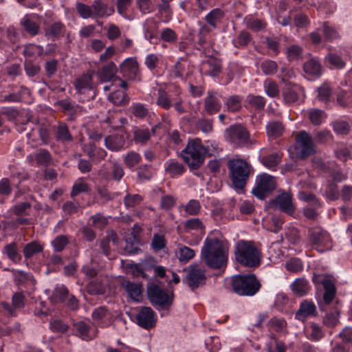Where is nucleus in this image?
<instances>
[{"mask_svg": "<svg viewBox=\"0 0 352 352\" xmlns=\"http://www.w3.org/2000/svg\"><path fill=\"white\" fill-rule=\"evenodd\" d=\"M201 256L209 268L219 270L227 266L228 254L225 252L221 241L217 238L207 237L205 239Z\"/></svg>", "mask_w": 352, "mask_h": 352, "instance_id": "1", "label": "nucleus"}, {"mask_svg": "<svg viewBox=\"0 0 352 352\" xmlns=\"http://www.w3.org/2000/svg\"><path fill=\"white\" fill-rule=\"evenodd\" d=\"M236 261L241 266L254 269L261 263L262 254L252 241L240 240L234 247Z\"/></svg>", "mask_w": 352, "mask_h": 352, "instance_id": "2", "label": "nucleus"}, {"mask_svg": "<svg viewBox=\"0 0 352 352\" xmlns=\"http://www.w3.org/2000/svg\"><path fill=\"white\" fill-rule=\"evenodd\" d=\"M227 166L233 188L236 190H243L251 173L250 164L243 159L232 158L228 160Z\"/></svg>", "mask_w": 352, "mask_h": 352, "instance_id": "3", "label": "nucleus"}, {"mask_svg": "<svg viewBox=\"0 0 352 352\" xmlns=\"http://www.w3.org/2000/svg\"><path fill=\"white\" fill-rule=\"evenodd\" d=\"M231 285L233 292L242 296H253L261 287L254 274L234 275L231 278Z\"/></svg>", "mask_w": 352, "mask_h": 352, "instance_id": "4", "label": "nucleus"}, {"mask_svg": "<svg viewBox=\"0 0 352 352\" xmlns=\"http://www.w3.org/2000/svg\"><path fill=\"white\" fill-rule=\"evenodd\" d=\"M207 151L199 139L190 140L181 155L190 170H197L203 164Z\"/></svg>", "mask_w": 352, "mask_h": 352, "instance_id": "5", "label": "nucleus"}, {"mask_svg": "<svg viewBox=\"0 0 352 352\" xmlns=\"http://www.w3.org/2000/svg\"><path fill=\"white\" fill-rule=\"evenodd\" d=\"M226 140L234 148L250 147L255 141L250 138V133L241 124L230 125L225 131Z\"/></svg>", "mask_w": 352, "mask_h": 352, "instance_id": "6", "label": "nucleus"}, {"mask_svg": "<svg viewBox=\"0 0 352 352\" xmlns=\"http://www.w3.org/2000/svg\"><path fill=\"white\" fill-rule=\"evenodd\" d=\"M146 293L151 305L158 310L168 309L173 305L174 294L169 295L155 283L147 286Z\"/></svg>", "mask_w": 352, "mask_h": 352, "instance_id": "7", "label": "nucleus"}, {"mask_svg": "<svg viewBox=\"0 0 352 352\" xmlns=\"http://www.w3.org/2000/svg\"><path fill=\"white\" fill-rule=\"evenodd\" d=\"M296 157L305 160L316 153L311 135L305 131H300L296 136L294 145Z\"/></svg>", "mask_w": 352, "mask_h": 352, "instance_id": "8", "label": "nucleus"}, {"mask_svg": "<svg viewBox=\"0 0 352 352\" xmlns=\"http://www.w3.org/2000/svg\"><path fill=\"white\" fill-rule=\"evenodd\" d=\"M184 271L186 272V275L182 281L189 287L191 291L194 292L206 284V271L201 269L198 264L192 263L184 268Z\"/></svg>", "mask_w": 352, "mask_h": 352, "instance_id": "9", "label": "nucleus"}, {"mask_svg": "<svg viewBox=\"0 0 352 352\" xmlns=\"http://www.w3.org/2000/svg\"><path fill=\"white\" fill-rule=\"evenodd\" d=\"M275 178L267 173L256 176V184L252 190V193L256 198L263 200L271 194L276 188Z\"/></svg>", "mask_w": 352, "mask_h": 352, "instance_id": "10", "label": "nucleus"}, {"mask_svg": "<svg viewBox=\"0 0 352 352\" xmlns=\"http://www.w3.org/2000/svg\"><path fill=\"white\" fill-rule=\"evenodd\" d=\"M269 204L272 208L278 209L289 216H293L296 210L291 191L281 192L274 199H271Z\"/></svg>", "mask_w": 352, "mask_h": 352, "instance_id": "11", "label": "nucleus"}, {"mask_svg": "<svg viewBox=\"0 0 352 352\" xmlns=\"http://www.w3.org/2000/svg\"><path fill=\"white\" fill-rule=\"evenodd\" d=\"M308 236L311 245L322 253L331 248L328 234L321 228H311L308 230Z\"/></svg>", "mask_w": 352, "mask_h": 352, "instance_id": "12", "label": "nucleus"}, {"mask_svg": "<svg viewBox=\"0 0 352 352\" xmlns=\"http://www.w3.org/2000/svg\"><path fill=\"white\" fill-rule=\"evenodd\" d=\"M119 71L128 80H141L139 64L135 57L126 58L119 66Z\"/></svg>", "mask_w": 352, "mask_h": 352, "instance_id": "13", "label": "nucleus"}, {"mask_svg": "<svg viewBox=\"0 0 352 352\" xmlns=\"http://www.w3.org/2000/svg\"><path fill=\"white\" fill-rule=\"evenodd\" d=\"M136 323L141 327L149 329L155 326L157 316L149 307H142L135 316Z\"/></svg>", "mask_w": 352, "mask_h": 352, "instance_id": "14", "label": "nucleus"}, {"mask_svg": "<svg viewBox=\"0 0 352 352\" xmlns=\"http://www.w3.org/2000/svg\"><path fill=\"white\" fill-rule=\"evenodd\" d=\"M322 299L318 302V307L320 311H328L329 306L336 305V287L333 280L324 285Z\"/></svg>", "mask_w": 352, "mask_h": 352, "instance_id": "15", "label": "nucleus"}, {"mask_svg": "<svg viewBox=\"0 0 352 352\" xmlns=\"http://www.w3.org/2000/svg\"><path fill=\"white\" fill-rule=\"evenodd\" d=\"M118 68L113 61L104 64L96 73L101 82H107L114 80L116 77Z\"/></svg>", "mask_w": 352, "mask_h": 352, "instance_id": "16", "label": "nucleus"}, {"mask_svg": "<svg viewBox=\"0 0 352 352\" xmlns=\"http://www.w3.org/2000/svg\"><path fill=\"white\" fill-rule=\"evenodd\" d=\"M93 18H104L113 14V6H109L104 0H94L91 4Z\"/></svg>", "mask_w": 352, "mask_h": 352, "instance_id": "17", "label": "nucleus"}, {"mask_svg": "<svg viewBox=\"0 0 352 352\" xmlns=\"http://www.w3.org/2000/svg\"><path fill=\"white\" fill-rule=\"evenodd\" d=\"M204 107L209 115L218 113L221 108V103L217 96V94L211 91H208L207 96L204 101Z\"/></svg>", "mask_w": 352, "mask_h": 352, "instance_id": "18", "label": "nucleus"}, {"mask_svg": "<svg viewBox=\"0 0 352 352\" xmlns=\"http://www.w3.org/2000/svg\"><path fill=\"white\" fill-rule=\"evenodd\" d=\"M326 314L323 316V324L329 327H334L339 323V316L340 313V307H339V301L336 300V305L329 306L328 311H324Z\"/></svg>", "mask_w": 352, "mask_h": 352, "instance_id": "19", "label": "nucleus"}, {"mask_svg": "<svg viewBox=\"0 0 352 352\" xmlns=\"http://www.w3.org/2000/svg\"><path fill=\"white\" fill-rule=\"evenodd\" d=\"M300 87L292 82L285 84L283 88L282 95L284 101L287 104H292L296 102L299 98Z\"/></svg>", "mask_w": 352, "mask_h": 352, "instance_id": "20", "label": "nucleus"}, {"mask_svg": "<svg viewBox=\"0 0 352 352\" xmlns=\"http://www.w3.org/2000/svg\"><path fill=\"white\" fill-rule=\"evenodd\" d=\"M121 285L131 299L134 301H139L143 292L142 283H135L129 280H123Z\"/></svg>", "mask_w": 352, "mask_h": 352, "instance_id": "21", "label": "nucleus"}, {"mask_svg": "<svg viewBox=\"0 0 352 352\" xmlns=\"http://www.w3.org/2000/svg\"><path fill=\"white\" fill-rule=\"evenodd\" d=\"M104 144L109 150L112 151H118L124 148L125 139L122 135H110L105 138Z\"/></svg>", "mask_w": 352, "mask_h": 352, "instance_id": "22", "label": "nucleus"}, {"mask_svg": "<svg viewBox=\"0 0 352 352\" xmlns=\"http://www.w3.org/2000/svg\"><path fill=\"white\" fill-rule=\"evenodd\" d=\"M316 312V307L312 302L307 300L302 301L298 310L295 314V318L299 320H303L311 315H315Z\"/></svg>", "mask_w": 352, "mask_h": 352, "instance_id": "23", "label": "nucleus"}, {"mask_svg": "<svg viewBox=\"0 0 352 352\" xmlns=\"http://www.w3.org/2000/svg\"><path fill=\"white\" fill-rule=\"evenodd\" d=\"M124 241L126 245L124 247V251L126 254H136L142 251L138 247L140 240L134 232L125 236Z\"/></svg>", "mask_w": 352, "mask_h": 352, "instance_id": "24", "label": "nucleus"}, {"mask_svg": "<svg viewBox=\"0 0 352 352\" xmlns=\"http://www.w3.org/2000/svg\"><path fill=\"white\" fill-rule=\"evenodd\" d=\"M284 131L285 126L280 121H270L266 125V131L270 139L275 140L280 137Z\"/></svg>", "mask_w": 352, "mask_h": 352, "instance_id": "25", "label": "nucleus"}, {"mask_svg": "<svg viewBox=\"0 0 352 352\" xmlns=\"http://www.w3.org/2000/svg\"><path fill=\"white\" fill-rule=\"evenodd\" d=\"M174 98L175 97L169 94L164 89H159L157 91L156 104L160 108L167 111L172 107Z\"/></svg>", "mask_w": 352, "mask_h": 352, "instance_id": "26", "label": "nucleus"}, {"mask_svg": "<svg viewBox=\"0 0 352 352\" xmlns=\"http://www.w3.org/2000/svg\"><path fill=\"white\" fill-rule=\"evenodd\" d=\"M225 14V12L221 8H214L206 15L205 21L212 28H217V24L221 22Z\"/></svg>", "mask_w": 352, "mask_h": 352, "instance_id": "27", "label": "nucleus"}, {"mask_svg": "<svg viewBox=\"0 0 352 352\" xmlns=\"http://www.w3.org/2000/svg\"><path fill=\"white\" fill-rule=\"evenodd\" d=\"M291 289L298 296H305L309 291L308 281L304 278H296L291 285Z\"/></svg>", "mask_w": 352, "mask_h": 352, "instance_id": "28", "label": "nucleus"}, {"mask_svg": "<svg viewBox=\"0 0 352 352\" xmlns=\"http://www.w3.org/2000/svg\"><path fill=\"white\" fill-rule=\"evenodd\" d=\"M91 190L89 185L85 182L82 177L77 179L71 190L70 197L74 199L80 193H89Z\"/></svg>", "mask_w": 352, "mask_h": 352, "instance_id": "29", "label": "nucleus"}, {"mask_svg": "<svg viewBox=\"0 0 352 352\" xmlns=\"http://www.w3.org/2000/svg\"><path fill=\"white\" fill-rule=\"evenodd\" d=\"M322 67L320 60L317 58H312L306 61L303 65L304 72L309 75L320 76Z\"/></svg>", "mask_w": 352, "mask_h": 352, "instance_id": "30", "label": "nucleus"}, {"mask_svg": "<svg viewBox=\"0 0 352 352\" xmlns=\"http://www.w3.org/2000/svg\"><path fill=\"white\" fill-rule=\"evenodd\" d=\"M206 64L208 65L207 75L216 77L222 71L221 60L214 57H210L206 61Z\"/></svg>", "mask_w": 352, "mask_h": 352, "instance_id": "31", "label": "nucleus"}, {"mask_svg": "<svg viewBox=\"0 0 352 352\" xmlns=\"http://www.w3.org/2000/svg\"><path fill=\"white\" fill-rule=\"evenodd\" d=\"M109 99L117 106L126 105L129 103L130 100L129 96L122 90H116L112 92L109 96Z\"/></svg>", "mask_w": 352, "mask_h": 352, "instance_id": "32", "label": "nucleus"}, {"mask_svg": "<svg viewBox=\"0 0 352 352\" xmlns=\"http://www.w3.org/2000/svg\"><path fill=\"white\" fill-rule=\"evenodd\" d=\"M92 77L89 74L83 75L75 82V87L79 94H83L86 90L92 89Z\"/></svg>", "mask_w": 352, "mask_h": 352, "instance_id": "33", "label": "nucleus"}, {"mask_svg": "<svg viewBox=\"0 0 352 352\" xmlns=\"http://www.w3.org/2000/svg\"><path fill=\"white\" fill-rule=\"evenodd\" d=\"M246 27L253 32H257L265 29L267 23L265 20L253 18L252 16L245 19Z\"/></svg>", "mask_w": 352, "mask_h": 352, "instance_id": "34", "label": "nucleus"}, {"mask_svg": "<svg viewBox=\"0 0 352 352\" xmlns=\"http://www.w3.org/2000/svg\"><path fill=\"white\" fill-rule=\"evenodd\" d=\"M109 217L104 216L102 213L98 212L90 217L89 220L91 221V226L103 230L109 223Z\"/></svg>", "mask_w": 352, "mask_h": 352, "instance_id": "35", "label": "nucleus"}, {"mask_svg": "<svg viewBox=\"0 0 352 352\" xmlns=\"http://www.w3.org/2000/svg\"><path fill=\"white\" fill-rule=\"evenodd\" d=\"M309 119L314 126H320L326 118L327 114L323 110L319 109H311L309 110Z\"/></svg>", "mask_w": 352, "mask_h": 352, "instance_id": "36", "label": "nucleus"}, {"mask_svg": "<svg viewBox=\"0 0 352 352\" xmlns=\"http://www.w3.org/2000/svg\"><path fill=\"white\" fill-rule=\"evenodd\" d=\"M154 175L153 169L151 165L144 164L137 168L138 179L140 182L148 181L151 179Z\"/></svg>", "mask_w": 352, "mask_h": 352, "instance_id": "37", "label": "nucleus"}, {"mask_svg": "<svg viewBox=\"0 0 352 352\" xmlns=\"http://www.w3.org/2000/svg\"><path fill=\"white\" fill-rule=\"evenodd\" d=\"M246 102L255 109L261 111L265 108L266 100L261 96L250 94L247 96Z\"/></svg>", "mask_w": 352, "mask_h": 352, "instance_id": "38", "label": "nucleus"}, {"mask_svg": "<svg viewBox=\"0 0 352 352\" xmlns=\"http://www.w3.org/2000/svg\"><path fill=\"white\" fill-rule=\"evenodd\" d=\"M87 292L91 295H102L106 292L104 285L98 280H91L87 285Z\"/></svg>", "mask_w": 352, "mask_h": 352, "instance_id": "39", "label": "nucleus"}, {"mask_svg": "<svg viewBox=\"0 0 352 352\" xmlns=\"http://www.w3.org/2000/svg\"><path fill=\"white\" fill-rule=\"evenodd\" d=\"M242 99L239 96L233 95L230 96L226 102L227 109L230 112H236L241 109Z\"/></svg>", "mask_w": 352, "mask_h": 352, "instance_id": "40", "label": "nucleus"}, {"mask_svg": "<svg viewBox=\"0 0 352 352\" xmlns=\"http://www.w3.org/2000/svg\"><path fill=\"white\" fill-rule=\"evenodd\" d=\"M141 160V155L135 151L129 152L123 159L124 164L129 168H132L139 164Z\"/></svg>", "mask_w": 352, "mask_h": 352, "instance_id": "41", "label": "nucleus"}, {"mask_svg": "<svg viewBox=\"0 0 352 352\" xmlns=\"http://www.w3.org/2000/svg\"><path fill=\"white\" fill-rule=\"evenodd\" d=\"M151 138V133L148 129H138L133 132V139L135 143L146 144Z\"/></svg>", "mask_w": 352, "mask_h": 352, "instance_id": "42", "label": "nucleus"}, {"mask_svg": "<svg viewBox=\"0 0 352 352\" xmlns=\"http://www.w3.org/2000/svg\"><path fill=\"white\" fill-rule=\"evenodd\" d=\"M261 69L265 75H273L278 70L277 63L271 60H265L261 63Z\"/></svg>", "mask_w": 352, "mask_h": 352, "instance_id": "43", "label": "nucleus"}, {"mask_svg": "<svg viewBox=\"0 0 352 352\" xmlns=\"http://www.w3.org/2000/svg\"><path fill=\"white\" fill-rule=\"evenodd\" d=\"M252 40V36L250 33L246 30H242L239 32L236 39L234 45L236 47H245L250 43Z\"/></svg>", "mask_w": 352, "mask_h": 352, "instance_id": "44", "label": "nucleus"}, {"mask_svg": "<svg viewBox=\"0 0 352 352\" xmlns=\"http://www.w3.org/2000/svg\"><path fill=\"white\" fill-rule=\"evenodd\" d=\"M325 59L331 65L338 69H341L346 65L345 61H344L340 56L334 53H329L327 55Z\"/></svg>", "mask_w": 352, "mask_h": 352, "instance_id": "45", "label": "nucleus"}, {"mask_svg": "<svg viewBox=\"0 0 352 352\" xmlns=\"http://www.w3.org/2000/svg\"><path fill=\"white\" fill-rule=\"evenodd\" d=\"M324 196L329 201H336L340 197L338 186L336 183H329L325 190Z\"/></svg>", "mask_w": 352, "mask_h": 352, "instance_id": "46", "label": "nucleus"}, {"mask_svg": "<svg viewBox=\"0 0 352 352\" xmlns=\"http://www.w3.org/2000/svg\"><path fill=\"white\" fill-rule=\"evenodd\" d=\"M332 91L327 83H323L318 88V98L319 100L327 103L330 100Z\"/></svg>", "mask_w": 352, "mask_h": 352, "instance_id": "47", "label": "nucleus"}, {"mask_svg": "<svg viewBox=\"0 0 352 352\" xmlns=\"http://www.w3.org/2000/svg\"><path fill=\"white\" fill-rule=\"evenodd\" d=\"M43 250V245L36 243L32 242L26 245L23 250L24 256L26 258H30L34 254L41 252Z\"/></svg>", "mask_w": 352, "mask_h": 352, "instance_id": "48", "label": "nucleus"}, {"mask_svg": "<svg viewBox=\"0 0 352 352\" xmlns=\"http://www.w3.org/2000/svg\"><path fill=\"white\" fill-rule=\"evenodd\" d=\"M195 255V252L192 249L184 245L179 248L178 258L180 262L186 263L193 258Z\"/></svg>", "mask_w": 352, "mask_h": 352, "instance_id": "49", "label": "nucleus"}, {"mask_svg": "<svg viewBox=\"0 0 352 352\" xmlns=\"http://www.w3.org/2000/svg\"><path fill=\"white\" fill-rule=\"evenodd\" d=\"M110 314L109 310L105 306H100L94 309L91 318L96 322H101Z\"/></svg>", "mask_w": 352, "mask_h": 352, "instance_id": "50", "label": "nucleus"}, {"mask_svg": "<svg viewBox=\"0 0 352 352\" xmlns=\"http://www.w3.org/2000/svg\"><path fill=\"white\" fill-rule=\"evenodd\" d=\"M21 25L24 29L30 34L35 35L38 32V25L29 16H25L21 21Z\"/></svg>", "mask_w": 352, "mask_h": 352, "instance_id": "51", "label": "nucleus"}, {"mask_svg": "<svg viewBox=\"0 0 352 352\" xmlns=\"http://www.w3.org/2000/svg\"><path fill=\"white\" fill-rule=\"evenodd\" d=\"M123 201L126 208H133L141 203L142 197L138 194L131 195L127 193L124 197Z\"/></svg>", "mask_w": 352, "mask_h": 352, "instance_id": "52", "label": "nucleus"}, {"mask_svg": "<svg viewBox=\"0 0 352 352\" xmlns=\"http://www.w3.org/2000/svg\"><path fill=\"white\" fill-rule=\"evenodd\" d=\"M78 13L83 19L93 18L91 6H89L85 3L78 2L76 5Z\"/></svg>", "mask_w": 352, "mask_h": 352, "instance_id": "53", "label": "nucleus"}, {"mask_svg": "<svg viewBox=\"0 0 352 352\" xmlns=\"http://www.w3.org/2000/svg\"><path fill=\"white\" fill-rule=\"evenodd\" d=\"M185 170L186 168L183 164L175 161L170 162L166 168V172L172 175H182Z\"/></svg>", "mask_w": 352, "mask_h": 352, "instance_id": "54", "label": "nucleus"}, {"mask_svg": "<svg viewBox=\"0 0 352 352\" xmlns=\"http://www.w3.org/2000/svg\"><path fill=\"white\" fill-rule=\"evenodd\" d=\"M302 53V49L297 45H292L287 48V55L289 60H294L299 59Z\"/></svg>", "mask_w": 352, "mask_h": 352, "instance_id": "55", "label": "nucleus"}, {"mask_svg": "<svg viewBox=\"0 0 352 352\" xmlns=\"http://www.w3.org/2000/svg\"><path fill=\"white\" fill-rule=\"evenodd\" d=\"M332 125L333 131L338 135H347L349 132V124L345 121H336Z\"/></svg>", "mask_w": 352, "mask_h": 352, "instance_id": "56", "label": "nucleus"}, {"mask_svg": "<svg viewBox=\"0 0 352 352\" xmlns=\"http://www.w3.org/2000/svg\"><path fill=\"white\" fill-rule=\"evenodd\" d=\"M265 91L266 94L271 98H275L279 96V89L277 83L270 80L265 83Z\"/></svg>", "mask_w": 352, "mask_h": 352, "instance_id": "57", "label": "nucleus"}, {"mask_svg": "<svg viewBox=\"0 0 352 352\" xmlns=\"http://www.w3.org/2000/svg\"><path fill=\"white\" fill-rule=\"evenodd\" d=\"M184 99L181 96L180 92L175 94V98L172 103V107H174L175 110L179 115L184 114L186 112V109L184 105Z\"/></svg>", "mask_w": 352, "mask_h": 352, "instance_id": "58", "label": "nucleus"}, {"mask_svg": "<svg viewBox=\"0 0 352 352\" xmlns=\"http://www.w3.org/2000/svg\"><path fill=\"white\" fill-rule=\"evenodd\" d=\"M132 113L136 118H144L148 113V110L141 103L133 104L131 107Z\"/></svg>", "mask_w": 352, "mask_h": 352, "instance_id": "59", "label": "nucleus"}, {"mask_svg": "<svg viewBox=\"0 0 352 352\" xmlns=\"http://www.w3.org/2000/svg\"><path fill=\"white\" fill-rule=\"evenodd\" d=\"M323 34L327 41H332L339 37L337 31L334 28L330 27L327 22L323 23Z\"/></svg>", "mask_w": 352, "mask_h": 352, "instance_id": "60", "label": "nucleus"}, {"mask_svg": "<svg viewBox=\"0 0 352 352\" xmlns=\"http://www.w3.org/2000/svg\"><path fill=\"white\" fill-rule=\"evenodd\" d=\"M210 32V30L206 25L200 24V28L197 34L198 45H200V47H204V44L206 43V36L209 34Z\"/></svg>", "mask_w": 352, "mask_h": 352, "instance_id": "61", "label": "nucleus"}, {"mask_svg": "<svg viewBox=\"0 0 352 352\" xmlns=\"http://www.w3.org/2000/svg\"><path fill=\"white\" fill-rule=\"evenodd\" d=\"M170 1H161L157 5L158 13L166 18L170 19L173 14V10Z\"/></svg>", "mask_w": 352, "mask_h": 352, "instance_id": "62", "label": "nucleus"}, {"mask_svg": "<svg viewBox=\"0 0 352 352\" xmlns=\"http://www.w3.org/2000/svg\"><path fill=\"white\" fill-rule=\"evenodd\" d=\"M166 240L163 235L155 234L152 239L151 245L154 250L159 251L166 247Z\"/></svg>", "mask_w": 352, "mask_h": 352, "instance_id": "63", "label": "nucleus"}, {"mask_svg": "<svg viewBox=\"0 0 352 352\" xmlns=\"http://www.w3.org/2000/svg\"><path fill=\"white\" fill-rule=\"evenodd\" d=\"M201 209V205L198 200L191 199L185 206L186 212L190 215L197 214Z\"/></svg>", "mask_w": 352, "mask_h": 352, "instance_id": "64", "label": "nucleus"}]
</instances>
